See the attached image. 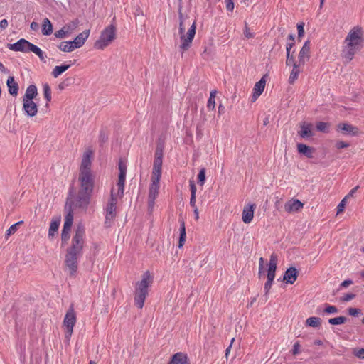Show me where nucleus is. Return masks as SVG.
I'll return each instance as SVG.
<instances>
[{"instance_id":"nucleus-46","label":"nucleus","mask_w":364,"mask_h":364,"mask_svg":"<svg viewBox=\"0 0 364 364\" xmlns=\"http://www.w3.org/2000/svg\"><path fill=\"white\" fill-rule=\"evenodd\" d=\"M205 181V169L201 168L198 174V183L200 186H203Z\"/></svg>"},{"instance_id":"nucleus-16","label":"nucleus","mask_w":364,"mask_h":364,"mask_svg":"<svg viewBox=\"0 0 364 364\" xmlns=\"http://www.w3.org/2000/svg\"><path fill=\"white\" fill-rule=\"evenodd\" d=\"M299 65H304L306 60L310 58V41H306L299 53Z\"/></svg>"},{"instance_id":"nucleus-61","label":"nucleus","mask_w":364,"mask_h":364,"mask_svg":"<svg viewBox=\"0 0 364 364\" xmlns=\"http://www.w3.org/2000/svg\"><path fill=\"white\" fill-rule=\"evenodd\" d=\"M215 99L209 98L208 100L207 107L209 109H213L215 108Z\"/></svg>"},{"instance_id":"nucleus-63","label":"nucleus","mask_w":364,"mask_h":364,"mask_svg":"<svg viewBox=\"0 0 364 364\" xmlns=\"http://www.w3.org/2000/svg\"><path fill=\"white\" fill-rule=\"evenodd\" d=\"M9 23L6 19H2L0 21V28L1 29H5L8 27Z\"/></svg>"},{"instance_id":"nucleus-17","label":"nucleus","mask_w":364,"mask_h":364,"mask_svg":"<svg viewBox=\"0 0 364 364\" xmlns=\"http://www.w3.org/2000/svg\"><path fill=\"white\" fill-rule=\"evenodd\" d=\"M92 154V151L90 150H88L84 153L80 166V173H82L84 171L86 173L92 172L90 169V165Z\"/></svg>"},{"instance_id":"nucleus-42","label":"nucleus","mask_w":364,"mask_h":364,"mask_svg":"<svg viewBox=\"0 0 364 364\" xmlns=\"http://www.w3.org/2000/svg\"><path fill=\"white\" fill-rule=\"evenodd\" d=\"M43 94L46 100H47L46 106L48 105V102L51 100V90L48 83L43 85Z\"/></svg>"},{"instance_id":"nucleus-64","label":"nucleus","mask_w":364,"mask_h":364,"mask_svg":"<svg viewBox=\"0 0 364 364\" xmlns=\"http://www.w3.org/2000/svg\"><path fill=\"white\" fill-rule=\"evenodd\" d=\"M358 188V186H356L350 190V191L348 193L347 196H345L346 199H348L350 197H353L355 193L356 192L357 189Z\"/></svg>"},{"instance_id":"nucleus-48","label":"nucleus","mask_w":364,"mask_h":364,"mask_svg":"<svg viewBox=\"0 0 364 364\" xmlns=\"http://www.w3.org/2000/svg\"><path fill=\"white\" fill-rule=\"evenodd\" d=\"M338 311V309L336 306L330 305L328 304H325V308L323 309V312L326 314H336Z\"/></svg>"},{"instance_id":"nucleus-30","label":"nucleus","mask_w":364,"mask_h":364,"mask_svg":"<svg viewBox=\"0 0 364 364\" xmlns=\"http://www.w3.org/2000/svg\"><path fill=\"white\" fill-rule=\"evenodd\" d=\"M60 223V218H57L55 220H53L50 224V228L48 230V237H53L55 232H58L59 225Z\"/></svg>"},{"instance_id":"nucleus-9","label":"nucleus","mask_w":364,"mask_h":364,"mask_svg":"<svg viewBox=\"0 0 364 364\" xmlns=\"http://www.w3.org/2000/svg\"><path fill=\"white\" fill-rule=\"evenodd\" d=\"M73 223V213L71 210V204L69 205V210L67 212V214L65 218V222L63 224V228L61 232V241L62 246H64L68 243V241L70 238V231L71 230V227Z\"/></svg>"},{"instance_id":"nucleus-51","label":"nucleus","mask_w":364,"mask_h":364,"mask_svg":"<svg viewBox=\"0 0 364 364\" xmlns=\"http://www.w3.org/2000/svg\"><path fill=\"white\" fill-rule=\"evenodd\" d=\"M348 199L346 198H343V200L340 202L338 205L337 206V214L342 213L346 205Z\"/></svg>"},{"instance_id":"nucleus-54","label":"nucleus","mask_w":364,"mask_h":364,"mask_svg":"<svg viewBox=\"0 0 364 364\" xmlns=\"http://www.w3.org/2000/svg\"><path fill=\"white\" fill-rule=\"evenodd\" d=\"M349 146V143L343 141H337L335 144L336 148L338 149L348 148Z\"/></svg>"},{"instance_id":"nucleus-53","label":"nucleus","mask_w":364,"mask_h":364,"mask_svg":"<svg viewBox=\"0 0 364 364\" xmlns=\"http://www.w3.org/2000/svg\"><path fill=\"white\" fill-rule=\"evenodd\" d=\"M348 313L349 315L352 316H356L358 314H361V309L358 308L350 307L348 309Z\"/></svg>"},{"instance_id":"nucleus-3","label":"nucleus","mask_w":364,"mask_h":364,"mask_svg":"<svg viewBox=\"0 0 364 364\" xmlns=\"http://www.w3.org/2000/svg\"><path fill=\"white\" fill-rule=\"evenodd\" d=\"M90 194L87 193H84L82 191H78L77 196L75 198V200H73V194L72 192L70 191L68 196L66 199V203L65 205V210L68 212L69 210V205L71 204V210H73V207L78 208L80 209L86 210L90 201L91 198Z\"/></svg>"},{"instance_id":"nucleus-49","label":"nucleus","mask_w":364,"mask_h":364,"mask_svg":"<svg viewBox=\"0 0 364 364\" xmlns=\"http://www.w3.org/2000/svg\"><path fill=\"white\" fill-rule=\"evenodd\" d=\"M23 223V221H18V222L16 223L15 224H13L12 225H11L10 228L7 230L6 235H10L14 234L16 232L18 227L19 225H21Z\"/></svg>"},{"instance_id":"nucleus-5","label":"nucleus","mask_w":364,"mask_h":364,"mask_svg":"<svg viewBox=\"0 0 364 364\" xmlns=\"http://www.w3.org/2000/svg\"><path fill=\"white\" fill-rule=\"evenodd\" d=\"M196 21H193L190 28L188 30L186 34H185V28H178V33L180 34V38L181 41V44L180 45L179 48L182 53L191 48L192 41L196 34Z\"/></svg>"},{"instance_id":"nucleus-31","label":"nucleus","mask_w":364,"mask_h":364,"mask_svg":"<svg viewBox=\"0 0 364 364\" xmlns=\"http://www.w3.org/2000/svg\"><path fill=\"white\" fill-rule=\"evenodd\" d=\"M300 65L299 63H294V67L289 77V82L290 84H294L295 80L298 78L299 74L301 72L299 70Z\"/></svg>"},{"instance_id":"nucleus-2","label":"nucleus","mask_w":364,"mask_h":364,"mask_svg":"<svg viewBox=\"0 0 364 364\" xmlns=\"http://www.w3.org/2000/svg\"><path fill=\"white\" fill-rule=\"evenodd\" d=\"M363 31L359 27L353 28L345 39L346 46L343 50V57L346 63H349L353 58L355 53L363 47Z\"/></svg>"},{"instance_id":"nucleus-44","label":"nucleus","mask_w":364,"mask_h":364,"mask_svg":"<svg viewBox=\"0 0 364 364\" xmlns=\"http://www.w3.org/2000/svg\"><path fill=\"white\" fill-rule=\"evenodd\" d=\"M125 178H118L117 186H118V196L122 198L124 195V188Z\"/></svg>"},{"instance_id":"nucleus-20","label":"nucleus","mask_w":364,"mask_h":364,"mask_svg":"<svg viewBox=\"0 0 364 364\" xmlns=\"http://www.w3.org/2000/svg\"><path fill=\"white\" fill-rule=\"evenodd\" d=\"M255 208V204H250L245 206L242 213V219L245 223H250L252 220Z\"/></svg>"},{"instance_id":"nucleus-18","label":"nucleus","mask_w":364,"mask_h":364,"mask_svg":"<svg viewBox=\"0 0 364 364\" xmlns=\"http://www.w3.org/2000/svg\"><path fill=\"white\" fill-rule=\"evenodd\" d=\"M23 109L28 117H34L38 112V107L33 100H23Z\"/></svg>"},{"instance_id":"nucleus-57","label":"nucleus","mask_w":364,"mask_h":364,"mask_svg":"<svg viewBox=\"0 0 364 364\" xmlns=\"http://www.w3.org/2000/svg\"><path fill=\"white\" fill-rule=\"evenodd\" d=\"M234 0H225L226 9L228 11H232L234 9L235 4Z\"/></svg>"},{"instance_id":"nucleus-1","label":"nucleus","mask_w":364,"mask_h":364,"mask_svg":"<svg viewBox=\"0 0 364 364\" xmlns=\"http://www.w3.org/2000/svg\"><path fill=\"white\" fill-rule=\"evenodd\" d=\"M85 229L82 224H78L72 238L71 246L67 249L65 264L70 271V275L74 276L77 270V257L82 255L85 243Z\"/></svg>"},{"instance_id":"nucleus-35","label":"nucleus","mask_w":364,"mask_h":364,"mask_svg":"<svg viewBox=\"0 0 364 364\" xmlns=\"http://www.w3.org/2000/svg\"><path fill=\"white\" fill-rule=\"evenodd\" d=\"M58 47L61 51L68 53L72 52L75 49L72 41L61 42Z\"/></svg>"},{"instance_id":"nucleus-7","label":"nucleus","mask_w":364,"mask_h":364,"mask_svg":"<svg viewBox=\"0 0 364 364\" xmlns=\"http://www.w3.org/2000/svg\"><path fill=\"white\" fill-rule=\"evenodd\" d=\"M76 323V314L73 308V305H71L66 312L64 318L63 325L66 328L65 338L69 340L73 331V327Z\"/></svg>"},{"instance_id":"nucleus-47","label":"nucleus","mask_w":364,"mask_h":364,"mask_svg":"<svg viewBox=\"0 0 364 364\" xmlns=\"http://www.w3.org/2000/svg\"><path fill=\"white\" fill-rule=\"evenodd\" d=\"M108 140V134L104 130L101 129L99 135V142L100 146L107 142Z\"/></svg>"},{"instance_id":"nucleus-26","label":"nucleus","mask_w":364,"mask_h":364,"mask_svg":"<svg viewBox=\"0 0 364 364\" xmlns=\"http://www.w3.org/2000/svg\"><path fill=\"white\" fill-rule=\"evenodd\" d=\"M9 93L11 95L16 96L18 92V84L15 81L14 76H9L6 80Z\"/></svg>"},{"instance_id":"nucleus-13","label":"nucleus","mask_w":364,"mask_h":364,"mask_svg":"<svg viewBox=\"0 0 364 364\" xmlns=\"http://www.w3.org/2000/svg\"><path fill=\"white\" fill-rule=\"evenodd\" d=\"M336 130L346 136H356L358 134V128L350 124L342 122L336 126Z\"/></svg>"},{"instance_id":"nucleus-14","label":"nucleus","mask_w":364,"mask_h":364,"mask_svg":"<svg viewBox=\"0 0 364 364\" xmlns=\"http://www.w3.org/2000/svg\"><path fill=\"white\" fill-rule=\"evenodd\" d=\"M277 268V256L276 254L272 253L270 256L269 262L268 264L267 269V280L274 282L276 274V270Z\"/></svg>"},{"instance_id":"nucleus-36","label":"nucleus","mask_w":364,"mask_h":364,"mask_svg":"<svg viewBox=\"0 0 364 364\" xmlns=\"http://www.w3.org/2000/svg\"><path fill=\"white\" fill-rule=\"evenodd\" d=\"M321 319L319 317L311 316L306 320V325L308 326L318 328L321 326Z\"/></svg>"},{"instance_id":"nucleus-41","label":"nucleus","mask_w":364,"mask_h":364,"mask_svg":"<svg viewBox=\"0 0 364 364\" xmlns=\"http://www.w3.org/2000/svg\"><path fill=\"white\" fill-rule=\"evenodd\" d=\"M74 80L75 79L73 77L65 78L58 85V89L60 90H64L65 87L73 85L74 83Z\"/></svg>"},{"instance_id":"nucleus-37","label":"nucleus","mask_w":364,"mask_h":364,"mask_svg":"<svg viewBox=\"0 0 364 364\" xmlns=\"http://www.w3.org/2000/svg\"><path fill=\"white\" fill-rule=\"evenodd\" d=\"M147 295L148 294H135L134 302L138 308H143Z\"/></svg>"},{"instance_id":"nucleus-62","label":"nucleus","mask_w":364,"mask_h":364,"mask_svg":"<svg viewBox=\"0 0 364 364\" xmlns=\"http://www.w3.org/2000/svg\"><path fill=\"white\" fill-rule=\"evenodd\" d=\"M353 284V281L351 279L344 280L340 285L341 288H346L349 285Z\"/></svg>"},{"instance_id":"nucleus-40","label":"nucleus","mask_w":364,"mask_h":364,"mask_svg":"<svg viewBox=\"0 0 364 364\" xmlns=\"http://www.w3.org/2000/svg\"><path fill=\"white\" fill-rule=\"evenodd\" d=\"M119 178H126V174H127V165L122 161V159L119 161Z\"/></svg>"},{"instance_id":"nucleus-22","label":"nucleus","mask_w":364,"mask_h":364,"mask_svg":"<svg viewBox=\"0 0 364 364\" xmlns=\"http://www.w3.org/2000/svg\"><path fill=\"white\" fill-rule=\"evenodd\" d=\"M89 35H90L89 29L85 30L84 31H82V33L78 34L75 37V38L73 41H72V43L73 44L74 47L75 48H79L82 47L85 44L87 38L89 37Z\"/></svg>"},{"instance_id":"nucleus-10","label":"nucleus","mask_w":364,"mask_h":364,"mask_svg":"<svg viewBox=\"0 0 364 364\" xmlns=\"http://www.w3.org/2000/svg\"><path fill=\"white\" fill-rule=\"evenodd\" d=\"M117 198L112 193L106 207V216L105 223L107 227L110 225L111 221L116 217Z\"/></svg>"},{"instance_id":"nucleus-28","label":"nucleus","mask_w":364,"mask_h":364,"mask_svg":"<svg viewBox=\"0 0 364 364\" xmlns=\"http://www.w3.org/2000/svg\"><path fill=\"white\" fill-rule=\"evenodd\" d=\"M38 95V90L35 85H30L23 97V100H33Z\"/></svg>"},{"instance_id":"nucleus-27","label":"nucleus","mask_w":364,"mask_h":364,"mask_svg":"<svg viewBox=\"0 0 364 364\" xmlns=\"http://www.w3.org/2000/svg\"><path fill=\"white\" fill-rule=\"evenodd\" d=\"M297 151L300 154H302L309 159H311L313 158L314 149L304 144H298Z\"/></svg>"},{"instance_id":"nucleus-50","label":"nucleus","mask_w":364,"mask_h":364,"mask_svg":"<svg viewBox=\"0 0 364 364\" xmlns=\"http://www.w3.org/2000/svg\"><path fill=\"white\" fill-rule=\"evenodd\" d=\"M353 354L360 359H364V348H353Z\"/></svg>"},{"instance_id":"nucleus-34","label":"nucleus","mask_w":364,"mask_h":364,"mask_svg":"<svg viewBox=\"0 0 364 364\" xmlns=\"http://www.w3.org/2000/svg\"><path fill=\"white\" fill-rule=\"evenodd\" d=\"M70 67V65H69V64H63L61 65L55 66L52 71V75L54 77H58L63 73L66 71Z\"/></svg>"},{"instance_id":"nucleus-8","label":"nucleus","mask_w":364,"mask_h":364,"mask_svg":"<svg viewBox=\"0 0 364 364\" xmlns=\"http://www.w3.org/2000/svg\"><path fill=\"white\" fill-rule=\"evenodd\" d=\"M164 146L158 144L155 151L151 176L161 178L163 163Z\"/></svg>"},{"instance_id":"nucleus-29","label":"nucleus","mask_w":364,"mask_h":364,"mask_svg":"<svg viewBox=\"0 0 364 364\" xmlns=\"http://www.w3.org/2000/svg\"><path fill=\"white\" fill-rule=\"evenodd\" d=\"M180 222H181L180 228H179L180 236H179L178 246L179 248H181L183 246L184 242L186 241V233L185 223H184L183 220L182 219L181 220H180Z\"/></svg>"},{"instance_id":"nucleus-6","label":"nucleus","mask_w":364,"mask_h":364,"mask_svg":"<svg viewBox=\"0 0 364 364\" xmlns=\"http://www.w3.org/2000/svg\"><path fill=\"white\" fill-rule=\"evenodd\" d=\"M80 191L92 195L94 188V178L92 172H82L79 174Z\"/></svg>"},{"instance_id":"nucleus-21","label":"nucleus","mask_w":364,"mask_h":364,"mask_svg":"<svg viewBox=\"0 0 364 364\" xmlns=\"http://www.w3.org/2000/svg\"><path fill=\"white\" fill-rule=\"evenodd\" d=\"M304 204L298 199H292L287 202L284 205V210L287 213L297 212L301 209Z\"/></svg>"},{"instance_id":"nucleus-33","label":"nucleus","mask_w":364,"mask_h":364,"mask_svg":"<svg viewBox=\"0 0 364 364\" xmlns=\"http://www.w3.org/2000/svg\"><path fill=\"white\" fill-rule=\"evenodd\" d=\"M42 33L45 36L50 35L53 33V25L48 18H45L42 24Z\"/></svg>"},{"instance_id":"nucleus-43","label":"nucleus","mask_w":364,"mask_h":364,"mask_svg":"<svg viewBox=\"0 0 364 364\" xmlns=\"http://www.w3.org/2000/svg\"><path fill=\"white\" fill-rule=\"evenodd\" d=\"M316 127L318 131L327 133L328 132L329 124L323 122H318L316 123Z\"/></svg>"},{"instance_id":"nucleus-60","label":"nucleus","mask_w":364,"mask_h":364,"mask_svg":"<svg viewBox=\"0 0 364 364\" xmlns=\"http://www.w3.org/2000/svg\"><path fill=\"white\" fill-rule=\"evenodd\" d=\"M300 347H301V346H300V344H299V341H296V342L294 344L293 348H292V350H291V353H292L294 355L299 354Z\"/></svg>"},{"instance_id":"nucleus-56","label":"nucleus","mask_w":364,"mask_h":364,"mask_svg":"<svg viewBox=\"0 0 364 364\" xmlns=\"http://www.w3.org/2000/svg\"><path fill=\"white\" fill-rule=\"evenodd\" d=\"M356 295L353 293H348V294H346L344 296H343L341 300L342 301H349L352 299H353L354 298H355Z\"/></svg>"},{"instance_id":"nucleus-19","label":"nucleus","mask_w":364,"mask_h":364,"mask_svg":"<svg viewBox=\"0 0 364 364\" xmlns=\"http://www.w3.org/2000/svg\"><path fill=\"white\" fill-rule=\"evenodd\" d=\"M266 84L265 75L263 76L256 84L253 88V94L252 95V102H255L259 96L261 95L264 90Z\"/></svg>"},{"instance_id":"nucleus-23","label":"nucleus","mask_w":364,"mask_h":364,"mask_svg":"<svg viewBox=\"0 0 364 364\" xmlns=\"http://www.w3.org/2000/svg\"><path fill=\"white\" fill-rule=\"evenodd\" d=\"M168 364H191L186 354L176 353L172 355Z\"/></svg>"},{"instance_id":"nucleus-52","label":"nucleus","mask_w":364,"mask_h":364,"mask_svg":"<svg viewBox=\"0 0 364 364\" xmlns=\"http://www.w3.org/2000/svg\"><path fill=\"white\" fill-rule=\"evenodd\" d=\"M304 23H301L297 24L298 40L299 41H301V38L304 34Z\"/></svg>"},{"instance_id":"nucleus-59","label":"nucleus","mask_w":364,"mask_h":364,"mask_svg":"<svg viewBox=\"0 0 364 364\" xmlns=\"http://www.w3.org/2000/svg\"><path fill=\"white\" fill-rule=\"evenodd\" d=\"M244 35L247 38H251L254 36L253 33L250 31V28L247 26V23L245 22Z\"/></svg>"},{"instance_id":"nucleus-45","label":"nucleus","mask_w":364,"mask_h":364,"mask_svg":"<svg viewBox=\"0 0 364 364\" xmlns=\"http://www.w3.org/2000/svg\"><path fill=\"white\" fill-rule=\"evenodd\" d=\"M179 28H185V21L188 18L187 16H184L182 13V6L178 7Z\"/></svg>"},{"instance_id":"nucleus-38","label":"nucleus","mask_w":364,"mask_h":364,"mask_svg":"<svg viewBox=\"0 0 364 364\" xmlns=\"http://www.w3.org/2000/svg\"><path fill=\"white\" fill-rule=\"evenodd\" d=\"M347 318L343 316L329 318L328 322L329 324L333 326L341 325L347 321Z\"/></svg>"},{"instance_id":"nucleus-25","label":"nucleus","mask_w":364,"mask_h":364,"mask_svg":"<svg viewBox=\"0 0 364 364\" xmlns=\"http://www.w3.org/2000/svg\"><path fill=\"white\" fill-rule=\"evenodd\" d=\"M312 124H306L304 122L300 126L301 130L298 132L299 135L303 139H308L314 135L312 132Z\"/></svg>"},{"instance_id":"nucleus-12","label":"nucleus","mask_w":364,"mask_h":364,"mask_svg":"<svg viewBox=\"0 0 364 364\" xmlns=\"http://www.w3.org/2000/svg\"><path fill=\"white\" fill-rule=\"evenodd\" d=\"M33 46V43L28 41L24 38H21L17 42L13 44H8L7 47L9 49L14 51H21L23 53H28L31 52L30 46Z\"/></svg>"},{"instance_id":"nucleus-4","label":"nucleus","mask_w":364,"mask_h":364,"mask_svg":"<svg viewBox=\"0 0 364 364\" xmlns=\"http://www.w3.org/2000/svg\"><path fill=\"white\" fill-rule=\"evenodd\" d=\"M115 38L116 27L111 24L101 32L99 39L95 42L94 47L99 50H103L108 46Z\"/></svg>"},{"instance_id":"nucleus-58","label":"nucleus","mask_w":364,"mask_h":364,"mask_svg":"<svg viewBox=\"0 0 364 364\" xmlns=\"http://www.w3.org/2000/svg\"><path fill=\"white\" fill-rule=\"evenodd\" d=\"M67 31H64V28L60 29L55 33V36L57 38H63L65 37Z\"/></svg>"},{"instance_id":"nucleus-32","label":"nucleus","mask_w":364,"mask_h":364,"mask_svg":"<svg viewBox=\"0 0 364 364\" xmlns=\"http://www.w3.org/2000/svg\"><path fill=\"white\" fill-rule=\"evenodd\" d=\"M190 191H191V198H190V205L193 208L196 207V186L193 180L189 181Z\"/></svg>"},{"instance_id":"nucleus-15","label":"nucleus","mask_w":364,"mask_h":364,"mask_svg":"<svg viewBox=\"0 0 364 364\" xmlns=\"http://www.w3.org/2000/svg\"><path fill=\"white\" fill-rule=\"evenodd\" d=\"M299 276V271L295 267L288 268L283 276V282L286 284H294Z\"/></svg>"},{"instance_id":"nucleus-24","label":"nucleus","mask_w":364,"mask_h":364,"mask_svg":"<svg viewBox=\"0 0 364 364\" xmlns=\"http://www.w3.org/2000/svg\"><path fill=\"white\" fill-rule=\"evenodd\" d=\"M161 178L151 176V183L149 187V198H156L159 194V181Z\"/></svg>"},{"instance_id":"nucleus-11","label":"nucleus","mask_w":364,"mask_h":364,"mask_svg":"<svg viewBox=\"0 0 364 364\" xmlns=\"http://www.w3.org/2000/svg\"><path fill=\"white\" fill-rule=\"evenodd\" d=\"M152 277L149 271L142 276V279L136 284L135 294H148V287L152 283Z\"/></svg>"},{"instance_id":"nucleus-55","label":"nucleus","mask_w":364,"mask_h":364,"mask_svg":"<svg viewBox=\"0 0 364 364\" xmlns=\"http://www.w3.org/2000/svg\"><path fill=\"white\" fill-rule=\"evenodd\" d=\"M272 284H273V282H272L271 280H267V282H265L264 287L265 296H267L269 294V292L272 288Z\"/></svg>"},{"instance_id":"nucleus-39","label":"nucleus","mask_w":364,"mask_h":364,"mask_svg":"<svg viewBox=\"0 0 364 364\" xmlns=\"http://www.w3.org/2000/svg\"><path fill=\"white\" fill-rule=\"evenodd\" d=\"M31 52L34 53L36 55L38 56L41 60L45 62V57L43 55V52L41 50L40 48H38L37 46L33 44V46H29Z\"/></svg>"}]
</instances>
